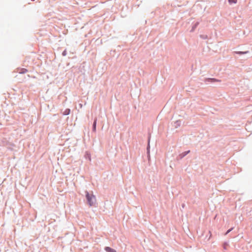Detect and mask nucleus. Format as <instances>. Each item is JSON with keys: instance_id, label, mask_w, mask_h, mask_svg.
Instances as JSON below:
<instances>
[{"instance_id": "1", "label": "nucleus", "mask_w": 252, "mask_h": 252, "mask_svg": "<svg viewBox=\"0 0 252 252\" xmlns=\"http://www.w3.org/2000/svg\"><path fill=\"white\" fill-rule=\"evenodd\" d=\"M86 196L89 205L90 206L94 205L96 202L95 196L93 194H89V192H86Z\"/></svg>"}, {"instance_id": "9", "label": "nucleus", "mask_w": 252, "mask_h": 252, "mask_svg": "<svg viewBox=\"0 0 252 252\" xmlns=\"http://www.w3.org/2000/svg\"><path fill=\"white\" fill-rule=\"evenodd\" d=\"M189 152H190L189 151H187V152H185V155H186L187 154H188V153H189Z\"/></svg>"}, {"instance_id": "6", "label": "nucleus", "mask_w": 252, "mask_h": 252, "mask_svg": "<svg viewBox=\"0 0 252 252\" xmlns=\"http://www.w3.org/2000/svg\"><path fill=\"white\" fill-rule=\"evenodd\" d=\"M237 1V0H228L229 3H236Z\"/></svg>"}, {"instance_id": "8", "label": "nucleus", "mask_w": 252, "mask_h": 252, "mask_svg": "<svg viewBox=\"0 0 252 252\" xmlns=\"http://www.w3.org/2000/svg\"><path fill=\"white\" fill-rule=\"evenodd\" d=\"M233 229V228H231V229L228 230L227 231V232H226L225 233V235H227L228 233H229L232 229Z\"/></svg>"}, {"instance_id": "3", "label": "nucleus", "mask_w": 252, "mask_h": 252, "mask_svg": "<svg viewBox=\"0 0 252 252\" xmlns=\"http://www.w3.org/2000/svg\"><path fill=\"white\" fill-rule=\"evenodd\" d=\"M19 73H26L28 72V70L25 68L18 69L17 71Z\"/></svg>"}, {"instance_id": "5", "label": "nucleus", "mask_w": 252, "mask_h": 252, "mask_svg": "<svg viewBox=\"0 0 252 252\" xmlns=\"http://www.w3.org/2000/svg\"><path fill=\"white\" fill-rule=\"evenodd\" d=\"M70 113V109H66L64 112L63 113V115H68Z\"/></svg>"}, {"instance_id": "2", "label": "nucleus", "mask_w": 252, "mask_h": 252, "mask_svg": "<svg viewBox=\"0 0 252 252\" xmlns=\"http://www.w3.org/2000/svg\"><path fill=\"white\" fill-rule=\"evenodd\" d=\"M105 250L107 252H116V251L111 248L110 247H106L105 248Z\"/></svg>"}, {"instance_id": "7", "label": "nucleus", "mask_w": 252, "mask_h": 252, "mask_svg": "<svg viewBox=\"0 0 252 252\" xmlns=\"http://www.w3.org/2000/svg\"><path fill=\"white\" fill-rule=\"evenodd\" d=\"M247 53H248V51H246V52H237V53L239 54H247Z\"/></svg>"}, {"instance_id": "4", "label": "nucleus", "mask_w": 252, "mask_h": 252, "mask_svg": "<svg viewBox=\"0 0 252 252\" xmlns=\"http://www.w3.org/2000/svg\"><path fill=\"white\" fill-rule=\"evenodd\" d=\"M96 121H97V119H95L94 120V124H93V130L94 132L96 131Z\"/></svg>"}, {"instance_id": "10", "label": "nucleus", "mask_w": 252, "mask_h": 252, "mask_svg": "<svg viewBox=\"0 0 252 252\" xmlns=\"http://www.w3.org/2000/svg\"><path fill=\"white\" fill-rule=\"evenodd\" d=\"M63 55H64H64H65V51H64V52H63Z\"/></svg>"}]
</instances>
